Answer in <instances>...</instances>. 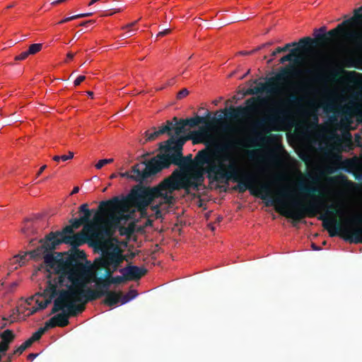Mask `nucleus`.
Returning <instances> with one entry per match:
<instances>
[{
    "label": "nucleus",
    "mask_w": 362,
    "mask_h": 362,
    "mask_svg": "<svg viewBox=\"0 0 362 362\" xmlns=\"http://www.w3.org/2000/svg\"><path fill=\"white\" fill-rule=\"evenodd\" d=\"M2 320L4 321H8L9 320V322H8V325H11L12 323H13L15 322V317H13V315H11L9 316V317H3Z\"/></svg>",
    "instance_id": "obj_55"
},
{
    "label": "nucleus",
    "mask_w": 362,
    "mask_h": 362,
    "mask_svg": "<svg viewBox=\"0 0 362 362\" xmlns=\"http://www.w3.org/2000/svg\"><path fill=\"white\" fill-rule=\"evenodd\" d=\"M298 188L301 194L312 197L313 199H320L324 202L325 206L318 214L327 208L326 214L320 215L318 219L322 221V226L328 231L330 237L341 235L346 241L349 243H362V227L350 228L347 226H343L336 219L327 218V214L336 215L339 214L338 206L334 204L327 206L322 199L324 194L320 188L307 185L303 182H298Z\"/></svg>",
    "instance_id": "obj_6"
},
{
    "label": "nucleus",
    "mask_w": 362,
    "mask_h": 362,
    "mask_svg": "<svg viewBox=\"0 0 362 362\" xmlns=\"http://www.w3.org/2000/svg\"><path fill=\"white\" fill-rule=\"evenodd\" d=\"M295 90L296 92H304L305 90L302 85L298 84L295 86Z\"/></svg>",
    "instance_id": "obj_59"
},
{
    "label": "nucleus",
    "mask_w": 362,
    "mask_h": 362,
    "mask_svg": "<svg viewBox=\"0 0 362 362\" xmlns=\"http://www.w3.org/2000/svg\"><path fill=\"white\" fill-rule=\"evenodd\" d=\"M153 132L150 133L149 131L145 132L146 140L143 144L148 141H151L156 139L159 136L167 134L170 137L173 136L172 134V124L169 120H167L165 124L160 127L158 130H156V127L153 128Z\"/></svg>",
    "instance_id": "obj_21"
},
{
    "label": "nucleus",
    "mask_w": 362,
    "mask_h": 362,
    "mask_svg": "<svg viewBox=\"0 0 362 362\" xmlns=\"http://www.w3.org/2000/svg\"><path fill=\"white\" fill-rule=\"evenodd\" d=\"M30 219H27L26 221V226L22 228V232L25 234L28 233L30 231V225H28V223L30 222Z\"/></svg>",
    "instance_id": "obj_53"
},
{
    "label": "nucleus",
    "mask_w": 362,
    "mask_h": 362,
    "mask_svg": "<svg viewBox=\"0 0 362 362\" xmlns=\"http://www.w3.org/2000/svg\"><path fill=\"white\" fill-rule=\"evenodd\" d=\"M345 66L348 68H356L362 69V52L346 60Z\"/></svg>",
    "instance_id": "obj_30"
},
{
    "label": "nucleus",
    "mask_w": 362,
    "mask_h": 362,
    "mask_svg": "<svg viewBox=\"0 0 362 362\" xmlns=\"http://www.w3.org/2000/svg\"><path fill=\"white\" fill-rule=\"evenodd\" d=\"M46 168H47V165H42V166L40 168L39 171L37 172V175H37V177L40 176V175L42 174V172L46 169Z\"/></svg>",
    "instance_id": "obj_62"
},
{
    "label": "nucleus",
    "mask_w": 362,
    "mask_h": 362,
    "mask_svg": "<svg viewBox=\"0 0 362 362\" xmlns=\"http://www.w3.org/2000/svg\"><path fill=\"white\" fill-rule=\"evenodd\" d=\"M69 223H70V226L74 228V229H78V228H80L81 226L82 225H85V223L83 221H82V220L81 219V218H71L69 221Z\"/></svg>",
    "instance_id": "obj_41"
},
{
    "label": "nucleus",
    "mask_w": 362,
    "mask_h": 362,
    "mask_svg": "<svg viewBox=\"0 0 362 362\" xmlns=\"http://www.w3.org/2000/svg\"><path fill=\"white\" fill-rule=\"evenodd\" d=\"M123 275L122 276H112V278H110V283L112 284H120L124 281H127V278L126 277L125 272H121Z\"/></svg>",
    "instance_id": "obj_37"
},
{
    "label": "nucleus",
    "mask_w": 362,
    "mask_h": 362,
    "mask_svg": "<svg viewBox=\"0 0 362 362\" xmlns=\"http://www.w3.org/2000/svg\"><path fill=\"white\" fill-rule=\"evenodd\" d=\"M119 272H125L128 281H137L147 273V269L144 267H139L134 265H127L124 268L120 269Z\"/></svg>",
    "instance_id": "obj_20"
},
{
    "label": "nucleus",
    "mask_w": 362,
    "mask_h": 362,
    "mask_svg": "<svg viewBox=\"0 0 362 362\" xmlns=\"http://www.w3.org/2000/svg\"><path fill=\"white\" fill-rule=\"evenodd\" d=\"M105 299L103 303L110 307L115 306L118 303H122V293L121 291L116 292L111 291L110 292L103 293Z\"/></svg>",
    "instance_id": "obj_23"
},
{
    "label": "nucleus",
    "mask_w": 362,
    "mask_h": 362,
    "mask_svg": "<svg viewBox=\"0 0 362 362\" xmlns=\"http://www.w3.org/2000/svg\"><path fill=\"white\" fill-rule=\"evenodd\" d=\"M333 158L335 163L339 165V168L347 173H352L357 167L356 158L342 160V156L339 153L334 154Z\"/></svg>",
    "instance_id": "obj_22"
},
{
    "label": "nucleus",
    "mask_w": 362,
    "mask_h": 362,
    "mask_svg": "<svg viewBox=\"0 0 362 362\" xmlns=\"http://www.w3.org/2000/svg\"><path fill=\"white\" fill-rule=\"evenodd\" d=\"M187 141L186 137H170L164 143H159L160 153L153 158L156 170L160 172L163 169L168 168L172 164L184 168L193 164L194 159L192 154L184 157L182 155V146Z\"/></svg>",
    "instance_id": "obj_8"
},
{
    "label": "nucleus",
    "mask_w": 362,
    "mask_h": 362,
    "mask_svg": "<svg viewBox=\"0 0 362 362\" xmlns=\"http://www.w3.org/2000/svg\"><path fill=\"white\" fill-rule=\"evenodd\" d=\"M222 119V116L220 115L218 117H211V112L207 111L206 112L205 117H201L196 115L194 117L187 118V119H181V122H184V125L189 126L191 128L195 127L198 126L200 124H204L207 127H210L211 125H214L216 123L220 122V121Z\"/></svg>",
    "instance_id": "obj_18"
},
{
    "label": "nucleus",
    "mask_w": 362,
    "mask_h": 362,
    "mask_svg": "<svg viewBox=\"0 0 362 362\" xmlns=\"http://www.w3.org/2000/svg\"><path fill=\"white\" fill-rule=\"evenodd\" d=\"M189 92L187 88H182L177 94V99L182 100L189 95Z\"/></svg>",
    "instance_id": "obj_45"
},
{
    "label": "nucleus",
    "mask_w": 362,
    "mask_h": 362,
    "mask_svg": "<svg viewBox=\"0 0 362 362\" xmlns=\"http://www.w3.org/2000/svg\"><path fill=\"white\" fill-rule=\"evenodd\" d=\"M136 23H137V21H134V22H132L131 23L127 24L126 25L122 27V29L125 30V29H127V28H131L132 27L134 26Z\"/></svg>",
    "instance_id": "obj_58"
},
{
    "label": "nucleus",
    "mask_w": 362,
    "mask_h": 362,
    "mask_svg": "<svg viewBox=\"0 0 362 362\" xmlns=\"http://www.w3.org/2000/svg\"><path fill=\"white\" fill-rule=\"evenodd\" d=\"M228 162L226 182L232 180L233 182H238V185L233 187L234 190L243 193L249 189L251 194L265 201L267 206H279L281 210L279 209L276 210L284 216L291 218L294 221L299 222L306 216L315 217L325 206L323 202L317 199H312L305 202L292 199L288 204L284 201L291 195L288 188L279 189L274 193L269 182L259 183L256 187L257 180L254 175L243 172L231 157L230 161Z\"/></svg>",
    "instance_id": "obj_1"
},
{
    "label": "nucleus",
    "mask_w": 362,
    "mask_h": 362,
    "mask_svg": "<svg viewBox=\"0 0 362 362\" xmlns=\"http://www.w3.org/2000/svg\"><path fill=\"white\" fill-rule=\"evenodd\" d=\"M255 52V50H251V51H241L239 52L240 54L241 55H249V54H252L253 53Z\"/></svg>",
    "instance_id": "obj_61"
},
{
    "label": "nucleus",
    "mask_w": 362,
    "mask_h": 362,
    "mask_svg": "<svg viewBox=\"0 0 362 362\" xmlns=\"http://www.w3.org/2000/svg\"><path fill=\"white\" fill-rule=\"evenodd\" d=\"M74 228L70 226H66L62 230H58L56 232H51L47 234L45 239L41 240L40 242L41 243V245L39 246V248L33 252V254L35 255H38L39 252H43L47 250H54L56 249L57 246L59 244H55V240H60L65 236H69L70 235H73Z\"/></svg>",
    "instance_id": "obj_16"
},
{
    "label": "nucleus",
    "mask_w": 362,
    "mask_h": 362,
    "mask_svg": "<svg viewBox=\"0 0 362 362\" xmlns=\"http://www.w3.org/2000/svg\"><path fill=\"white\" fill-rule=\"evenodd\" d=\"M28 348H29V346H28V345L25 341L21 345H20L19 346L16 347L13 351L12 353L8 354L6 356V358L4 360V362H12L13 360L14 356H16V355H17V356L21 355L23 353V351H25Z\"/></svg>",
    "instance_id": "obj_31"
},
{
    "label": "nucleus",
    "mask_w": 362,
    "mask_h": 362,
    "mask_svg": "<svg viewBox=\"0 0 362 362\" xmlns=\"http://www.w3.org/2000/svg\"><path fill=\"white\" fill-rule=\"evenodd\" d=\"M84 309L83 305L75 304L74 300H71L69 297H63L62 289H61L59 296L54 300V305L49 315L62 311V313L55 315L53 319L57 323V326L64 327L69 324L70 317L77 315Z\"/></svg>",
    "instance_id": "obj_13"
},
{
    "label": "nucleus",
    "mask_w": 362,
    "mask_h": 362,
    "mask_svg": "<svg viewBox=\"0 0 362 362\" xmlns=\"http://www.w3.org/2000/svg\"><path fill=\"white\" fill-rule=\"evenodd\" d=\"M128 30H127V32H125L124 34H122L121 35V37L124 39H126V38H128L132 35H134L135 33V31L137 30V29H130V28H127Z\"/></svg>",
    "instance_id": "obj_46"
},
{
    "label": "nucleus",
    "mask_w": 362,
    "mask_h": 362,
    "mask_svg": "<svg viewBox=\"0 0 362 362\" xmlns=\"http://www.w3.org/2000/svg\"><path fill=\"white\" fill-rule=\"evenodd\" d=\"M313 81L317 82L326 81L328 78L327 74L320 69L317 71L313 72Z\"/></svg>",
    "instance_id": "obj_35"
},
{
    "label": "nucleus",
    "mask_w": 362,
    "mask_h": 362,
    "mask_svg": "<svg viewBox=\"0 0 362 362\" xmlns=\"http://www.w3.org/2000/svg\"><path fill=\"white\" fill-rule=\"evenodd\" d=\"M158 199V203L154 204V205H152L151 206V210L153 211L156 214V217L157 218H160L161 217V211H160V208L163 206V205H167L168 207H170V206L168 205V203H165L163 202V198L162 196L160 197H158L155 199H153V201L151 202V203L155 201L156 202V200Z\"/></svg>",
    "instance_id": "obj_32"
},
{
    "label": "nucleus",
    "mask_w": 362,
    "mask_h": 362,
    "mask_svg": "<svg viewBox=\"0 0 362 362\" xmlns=\"http://www.w3.org/2000/svg\"><path fill=\"white\" fill-rule=\"evenodd\" d=\"M59 286L56 285V283L52 284L51 282H47V286L43 293L42 294H39L40 296L45 297L46 299L40 301L39 300H36V303L38 305L37 308L39 310L46 308L56 296H59L61 291V289L58 288Z\"/></svg>",
    "instance_id": "obj_19"
},
{
    "label": "nucleus",
    "mask_w": 362,
    "mask_h": 362,
    "mask_svg": "<svg viewBox=\"0 0 362 362\" xmlns=\"http://www.w3.org/2000/svg\"><path fill=\"white\" fill-rule=\"evenodd\" d=\"M170 122L172 124V131H175V136H173L174 137H182L180 136L181 134L184 133L185 132V125H184V122H181V119L179 121L177 120V118L176 117H173L172 120H169Z\"/></svg>",
    "instance_id": "obj_27"
},
{
    "label": "nucleus",
    "mask_w": 362,
    "mask_h": 362,
    "mask_svg": "<svg viewBox=\"0 0 362 362\" xmlns=\"http://www.w3.org/2000/svg\"><path fill=\"white\" fill-rule=\"evenodd\" d=\"M358 21H362V12L357 11V8H356L354 11V16L344 21L327 33L316 35L315 40H313L310 37L301 38L300 40V47L306 49L308 46H313L314 44L323 47L330 46L335 42L338 37H340L344 41L352 43L359 47L361 32L346 28V26L352 25Z\"/></svg>",
    "instance_id": "obj_7"
},
{
    "label": "nucleus",
    "mask_w": 362,
    "mask_h": 362,
    "mask_svg": "<svg viewBox=\"0 0 362 362\" xmlns=\"http://www.w3.org/2000/svg\"><path fill=\"white\" fill-rule=\"evenodd\" d=\"M259 141L261 143H264L267 141V137L264 136L262 133H257L255 137V139L253 141Z\"/></svg>",
    "instance_id": "obj_47"
},
{
    "label": "nucleus",
    "mask_w": 362,
    "mask_h": 362,
    "mask_svg": "<svg viewBox=\"0 0 362 362\" xmlns=\"http://www.w3.org/2000/svg\"><path fill=\"white\" fill-rule=\"evenodd\" d=\"M29 56L28 53L27 51L25 52H23L22 53H21L19 55H17L16 57H15V60L16 61H21V60H24L25 59L28 57Z\"/></svg>",
    "instance_id": "obj_48"
},
{
    "label": "nucleus",
    "mask_w": 362,
    "mask_h": 362,
    "mask_svg": "<svg viewBox=\"0 0 362 362\" xmlns=\"http://www.w3.org/2000/svg\"><path fill=\"white\" fill-rule=\"evenodd\" d=\"M203 173L204 172L202 170L201 171H196L191 175L190 177L194 182V189H198L199 187L202 185L204 180Z\"/></svg>",
    "instance_id": "obj_33"
},
{
    "label": "nucleus",
    "mask_w": 362,
    "mask_h": 362,
    "mask_svg": "<svg viewBox=\"0 0 362 362\" xmlns=\"http://www.w3.org/2000/svg\"><path fill=\"white\" fill-rule=\"evenodd\" d=\"M191 187L194 189L192 179L175 170L154 187L137 186L133 188L129 194V199L132 205L143 214L153 199L162 196L163 202L173 206L176 201L173 192L181 189L189 192Z\"/></svg>",
    "instance_id": "obj_3"
},
{
    "label": "nucleus",
    "mask_w": 362,
    "mask_h": 362,
    "mask_svg": "<svg viewBox=\"0 0 362 362\" xmlns=\"http://www.w3.org/2000/svg\"><path fill=\"white\" fill-rule=\"evenodd\" d=\"M39 247L30 252V257L33 259L44 258L46 264L47 282H51L57 286H65L70 280L77 283L78 279H81L85 274V268L83 267L87 261L84 251L75 249L65 259L58 258L60 253L55 256L52 252L47 250L43 252H39L38 255H35L33 252L36 251Z\"/></svg>",
    "instance_id": "obj_2"
},
{
    "label": "nucleus",
    "mask_w": 362,
    "mask_h": 362,
    "mask_svg": "<svg viewBox=\"0 0 362 362\" xmlns=\"http://www.w3.org/2000/svg\"><path fill=\"white\" fill-rule=\"evenodd\" d=\"M95 247L99 250L101 255L94 261L100 268L110 267L118 269L124 261H128L122 254V248L112 240H103L95 243Z\"/></svg>",
    "instance_id": "obj_11"
},
{
    "label": "nucleus",
    "mask_w": 362,
    "mask_h": 362,
    "mask_svg": "<svg viewBox=\"0 0 362 362\" xmlns=\"http://www.w3.org/2000/svg\"><path fill=\"white\" fill-rule=\"evenodd\" d=\"M89 243L91 245L95 247V240L88 233L84 231V228L82 231L76 234L65 236L60 240H55V244H69L74 248L86 243Z\"/></svg>",
    "instance_id": "obj_17"
},
{
    "label": "nucleus",
    "mask_w": 362,
    "mask_h": 362,
    "mask_svg": "<svg viewBox=\"0 0 362 362\" xmlns=\"http://www.w3.org/2000/svg\"><path fill=\"white\" fill-rule=\"evenodd\" d=\"M93 267L95 269L94 273L95 274V275L99 274L102 272V271H104V273L102 274L100 277H103L105 279L112 278L113 273L118 270V269H115L114 267H110L100 268L99 264H95V262H93Z\"/></svg>",
    "instance_id": "obj_28"
},
{
    "label": "nucleus",
    "mask_w": 362,
    "mask_h": 362,
    "mask_svg": "<svg viewBox=\"0 0 362 362\" xmlns=\"http://www.w3.org/2000/svg\"><path fill=\"white\" fill-rule=\"evenodd\" d=\"M42 47V45L40 43L33 44L31 45L28 49L27 50L28 54H35L37 52H40Z\"/></svg>",
    "instance_id": "obj_40"
},
{
    "label": "nucleus",
    "mask_w": 362,
    "mask_h": 362,
    "mask_svg": "<svg viewBox=\"0 0 362 362\" xmlns=\"http://www.w3.org/2000/svg\"><path fill=\"white\" fill-rule=\"evenodd\" d=\"M75 19H76V17H74V16H70V17H67V18H64L63 20H62L61 21H59L58 23H59V24H62V23H66V22L71 21H72V20H75Z\"/></svg>",
    "instance_id": "obj_54"
},
{
    "label": "nucleus",
    "mask_w": 362,
    "mask_h": 362,
    "mask_svg": "<svg viewBox=\"0 0 362 362\" xmlns=\"http://www.w3.org/2000/svg\"><path fill=\"white\" fill-rule=\"evenodd\" d=\"M91 15H92L91 13H81V14H78V15H74V17H76V19H77V18H83V17L90 16Z\"/></svg>",
    "instance_id": "obj_57"
},
{
    "label": "nucleus",
    "mask_w": 362,
    "mask_h": 362,
    "mask_svg": "<svg viewBox=\"0 0 362 362\" xmlns=\"http://www.w3.org/2000/svg\"><path fill=\"white\" fill-rule=\"evenodd\" d=\"M299 70L293 65L281 67L274 76L270 77L265 83H259L252 88L246 91L247 95H255L263 92L276 93L279 91V86L288 83L292 78L299 75Z\"/></svg>",
    "instance_id": "obj_12"
},
{
    "label": "nucleus",
    "mask_w": 362,
    "mask_h": 362,
    "mask_svg": "<svg viewBox=\"0 0 362 362\" xmlns=\"http://www.w3.org/2000/svg\"><path fill=\"white\" fill-rule=\"evenodd\" d=\"M44 333L45 329L39 328L37 331L33 334L31 337L25 341V343L30 347L35 341L40 340Z\"/></svg>",
    "instance_id": "obj_34"
},
{
    "label": "nucleus",
    "mask_w": 362,
    "mask_h": 362,
    "mask_svg": "<svg viewBox=\"0 0 362 362\" xmlns=\"http://www.w3.org/2000/svg\"><path fill=\"white\" fill-rule=\"evenodd\" d=\"M110 279H105L103 277H97L95 274L94 273V276L93 277V282L96 283V288L99 291H102L103 293L110 292L109 290L110 285L112 283H110Z\"/></svg>",
    "instance_id": "obj_25"
},
{
    "label": "nucleus",
    "mask_w": 362,
    "mask_h": 362,
    "mask_svg": "<svg viewBox=\"0 0 362 362\" xmlns=\"http://www.w3.org/2000/svg\"><path fill=\"white\" fill-rule=\"evenodd\" d=\"M0 345L4 346L8 349L10 347V344L14 341L16 335L11 329H6L2 332H0Z\"/></svg>",
    "instance_id": "obj_26"
},
{
    "label": "nucleus",
    "mask_w": 362,
    "mask_h": 362,
    "mask_svg": "<svg viewBox=\"0 0 362 362\" xmlns=\"http://www.w3.org/2000/svg\"><path fill=\"white\" fill-rule=\"evenodd\" d=\"M303 101L301 96L296 93L289 94L284 100L276 103L267 115L256 120L253 123L254 127L267 133L271 130H279V126L289 121L291 115L290 107L300 105Z\"/></svg>",
    "instance_id": "obj_9"
},
{
    "label": "nucleus",
    "mask_w": 362,
    "mask_h": 362,
    "mask_svg": "<svg viewBox=\"0 0 362 362\" xmlns=\"http://www.w3.org/2000/svg\"><path fill=\"white\" fill-rule=\"evenodd\" d=\"M86 79V76H79L74 82V86H77L81 84L84 80Z\"/></svg>",
    "instance_id": "obj_51"
},
{
    "label": "nucleus",
    "mask_w": 362,
    "mask_h": 362,
    "mask_svg": "<svg viewBox=\"0 0 362 362\" xmlns=\"http://www.w3.org/2000/svg\"><path fill=\"white\" fill-rule=\"evenodd\" d=\"M62 161H66L68 160L72 159L74 158V153L72 151H69L68 155H63L60 157Z\"/></svg>",
    "instance_id": "obj_50"
},
{
    "label": "nucleus",
    "mask_w": 362,
    "mask_h": 362,
    "mask_svg": "<svg viewBox=\"0 0 362 362\" xmlns=\"http://www.w3.org/2000/svg\"><path fill=\"white\" fill-rule=\"evenodd\" d=\"M94 21H92V20H90V21H84V22H82L79 24V25L81 26H86V25L89 24V23H93Z\"/></svg>",
    "instance_id": "obj_64"
},
{
    "label": "nucleus",
    "mask_w": 362,
    "mask_h": 362,
    "mask_svg": "<svg viewBox=\"0 0 362 362\" xmlns=\"http://www.w3.org/2000/svg\"><path fill=\"white\" fill-rule=\"evenodd\" d=\"M155 163L153 162V158L148 161H144L141 163H136L132 168L131 172L120 173L122 177H127L136 182H142L148 177L158 173Z\"/></svg>",
    "instance_id": "obj_15"
},
{
    "label": "nucleus",
    "mask_w": 362,
    "mask_h": 362,
    "mask_svg": "<svg viewBox=\"0 0 362 362\" xmlns=\"http://www.w3.org/2000/svg\"><path fill=\"white\" fill-rule=\"evenodd\" d=\"M38 356V354H30L28 355L27 358L28 360L33 361L34 360L37 356Z\"/></svg>",
    "instance_id": "obj_60"
},
{
    "label": "nucleus",
    "mask_w": 362,
    "mask_h": 362,
    "mask_svg": "<svg viewBox=\"0 0 362 362\" xmlns=\"http://www.w3.org/2000/svg\"><path fill=\"white\" fill-rule=\"evenodd\" d=\"M9 349L0 345V359L2 361L4 356H6V352Z\"/></svg>",
    "instance_id": "obj_49"
},
{
    "label": "nucleus",
    "mask_w": 362,
    "mask_h": 362,
    "mask_svg": "<svg viewBox=\"0 0 362 362\" xmlns=\"http://www.w3.org/2000/svg\"><path fill=\"white\" fill-rule=\"evenodd\" d=\"M137 296V292L135 290H130L126 295L122 294V304H125L129 300L134 299Z\"/></svg>",
    "instance_id": "obj_36"
},
{
    "label": "nucleus",
    "mask_w": 362,
    "mask_h": 362,
    "mask_svg": "<svg viewBox=\"0 0 362 362\" xmlns=\"http://www.w3.org/2000/svg\"><path fill=\"white\" fill-rule=\"evenodd\" d=\"M114 161L113 158H107L100 160L96 164L95 168L97 169H101L105 165L112 163Z\"/></svg>",
    "instance_id": "obj_42"
},
{
    "label": "nucleus",
    "mask_w": 362,
    "mask_h": 362,
    "mask_svg": "<svg viewBox=\"0 0 362 362\" xmlns=\"http://www.w3.org/2000/svg\"><path fill=\"white\" fill-rule=\"evenodd\" d=\"M18 286V284L16 282H13L11 284L10 288L8 289V291L11 292L13 291V289Z\"/></svg>",
    "instance_id": "obj_63"
},
{
    "label": "nucleus",
    "mask_w": 362,
    "mask_h": 362,
    "mask_svg": "<svg viewBox=\"0 0 362 362\" xmlns=\"http://www.w3.org/2000/svg\"><path fill=\"white\" fill-rule=\"evenodd\" d=\"M78 212L79 214H83V216H81L80 218L82 220V221L85 223V225L90 223V217L92 216L93 210H90L88 209V204L87 203L81 204L78 207Z\"/></svg>",
    "instance_id": "obj_29"
},
{
    "label": "nucleus",
    "mask_w": 362,
    "mask_h": 362,
    "mask_svg": "<svg viewBox=\"0 0 362 362\" xmlns=\"http://www.w3.org/2000/svg\"><path fill=\"white\" fill-rule=\"evenodd\" d=\"M57 327V323L53 319V317L50 318L48 321L45 322V325L44 327H41L42 329H45V332L49 328H53Z\"/></svg>",
    "instance_id": "obj_44"
},
{
    "label": "nucleus",
    "mask_w": 362,
    "mask_h": 362,
    "mask_svg": "<svg viewBox=\"0 0 362 362\" xmlns=\"http://www.w3.org/2000/svg\"><path fill=\"white\" fill-rule=\"evenodd\" d=\"M297 45H298L297 48H294V49H291L289 54L284 55V57H282L280 59V60H279L280 64H284L286 62L293 61L294 60L293 58L297 57V52H298L299 51L308 52L310 51V48L317 46L314 44L313 46H308L306 49H303L300 47V41L298 42V43Z\"/></svg>",
    "instance_id": "obj_24"
},
{
    "label": "nucleus",
    "mask_w": 362,
    "mask_h": 362,
    "mask_svg": "<svg viewBox=\"0 0 362 362\" xmlns=\"http://www.w3.org/2000/svg\"><path fill=\"white\" fill-rule=\"evenodd\" d=\"M30 252H25L23 255H17L13 257L15 262H18L19 264V266H23L26 260H27V256L30 255Z\"/></svg>",
    "instance_id": "obj_38"
},
{
    "label": "nucleus",
    "mask_w": 362,
    "mask_h": 362,
    "mask_svg": "<svg viewBox=\"0 0 362 362\" xmlns=\"http://www.w3.org/2000/svg\"><path fill=\"white\" fill-rule=\"evenodd\" d=\"M346 223L361 224L362 223V216L356 215V216H354L351 219L346 220Z\"/></svg>",
    "instance_id": "obj_43"
},
{
    "label": "nucleus",
    "mask_w": 362,
    "mask_h": 362,
    "mask_svg": "<svg viewBox=\"0 0 362 362\" xmlns=\"http://www.w3.org/2000/svg\"><path fill=\"white\" fill-rule=\"evenodd\" d=\"M83 267L85 268V274L81 279H78L79 281L76 283L70 280L65 286L67 288L62 289V296L69 297L75 304L83 301L85 303L93 301L104 296V293L98 289L87 288V286L93 282L94 272L93 266L88 260L85 262Z\"/></svg>",
    "instance_id": "obj_10"
},
{
    "label": "nucleus",
    "mask_w": 362,
    "mask_h": 362,
    "mask_svg": "<svg viewBox=\"0 0 362 362\" xmlns=\"http://www.w3.org/2000/svg\"><path fill=\"white\" fill-rule=\"evenodd\" d=\"M267 99L261 97H252L245 100V106L239 105L236 107H230L225 116L227 119H242L249 118L256 113L260 107L264 106Z\"/></svg>",
    "instance_id": "obj_14"
},
{
    "label": "nucleus",
    "mask_w": 362,
    "mask_h": 362,
    "mask_svg": "<svg viewBox=\"0 0 362 362\" xmlns=\"http://www.w3.org/2000/svg\"><path fill=\"white\" fill-rule=\"evenodd\" d=\"M128 200L129 197L127 199L114 197L100 203L93 219L84 225V231L90 234L95 243L105 240V237L110 235V227L117 228L122 221L127 220L125 213L129 208Z\"/></svg>",
    "instance_id": "obj_5"
},
{
    "label": "nucleus",
    "mask_w": 362,
    "mask_h": 362,
    "mask_svg": "<svg viewBox=\"0 0 362 362\" xmlns=\"http://www.w3.org/2000/svg\"><path fill=\"white\" fill-rule=\"evenodd\" d=\"M2 320L4 321H8L9 320V322H8V325H11L12 323H13L15 322V317H13V315H11L9 316V317H3Z\"/></svg>",
    "instance_id": "obj_56"
},
{
    "label": "nucleus",
    "mask_w": 362,
    "mask_h": 362,
    "mask_svg": "<svg viewBox=\"0 0 362 362\" xmlns=\"http://www.w3.org/2000/svg\"><path fill=\"white\" fill-rule=\"evenodd\" d=\"M171 32V30L170 29H165L163 30V31H160L159 32L158 34H157V37H163V36H165L166 35H168L170 34Z\"/></svg>",
    "instance_id": "obj_52"
},
{
    "label": "nucleus",
    "mask_w": 362,
    "mask_h": 362,
    "mask_svg": "<svg viewBox=\"0 0 362 362\" xmlns=\"http://www.w3.org/2000/svg\"><path fill=\"white\" fill-rule=\"evenodd\" d=\"M296 45H297L296 42H292V43L286 44L283 47H279L274 52H272L271 55H272V57H275L279 53H281V52H286L291 46H296Z\"/></svg>",
    "instance_id": "obj_39"
},
{
    "label": "nucleus",
    "mask_w": 362,
    "mask_h": 362,
    "mask_svg": "<svg viewBox=\"0 0 362 362\" xmlns=\"http://www.w3.org/2000/svg\"><path fill=\"white\" fill-rule=\"evenodd\" d=\"M197 134L203 139L206 147L199 151L194 158V167L207 174L209 180L217 182H226L227 165L230 161L229 143H218L206 129H202Z\"/></svg>",
    "instance_id": "obj_4"
}]
</instances>
